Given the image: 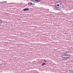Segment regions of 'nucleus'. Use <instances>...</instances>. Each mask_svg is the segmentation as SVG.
<instances>
[{"instance_id":"obj_1","label":"nucleus","mask_w":73,"mask_h":73,"mask_svg":"<svg viewBox=\"0 0 73 73\" xmlns=\"http://www.w3.org/2000/svg\"><path fill=\"white\" fill-rule=\"evenodd\" d=\"M69 53V51H67L65 53H62V58L63 60H67L69 59L70 57V54H68V53Z\"/></svg>"},{"instance_id":"obj_2","label":"nucleus","mask_w":73,"mask_h":73,"mask_svg":"<svg viewBox=\"0 0 73 73\" xmlns=\"http://www.w3.org/2000/svg\"><path fill=\"white\" fill-rule=\"evenodd\" d=\"M55 4H56L58 6H60V5L62 4V1H58L55 3Z\"/></svg>"},{"instance_id":"obj_3","label":"nucleus","mask_w":73,"mask_h":73,"mask_svg":"<svg viewBox=\"0 0 73 73\" xmlns=\"http://www.w3.org/2000/svg\"><path fill=\"white\" fill-rule=\"evenodd\" d=\"M31 1H33L34 3H39L40 1V0H31Z\"/></svg>"},{"instance_id":"obj_4","label":"nucleus","mask_w":73,"mask_h":73,"mask_svg":"<svg viewBox=\"0 0 73 73\" xmlns=\"http://www.w3.org/2000/svg\"><path fill=\"white\" fill-rule=\"evenodd\" d=\"M29 9V8H26L23 9V11H28Z\"/></svg>"},{"instance_id":"obj_5","label":"nucleus","mask_w":73,"mask_h":73,"mask_svg":"<svg viewBox=\"0 0 73 73\" xmlns=\"http://www.w3.org/2000/svg\"><path fill=\"white\" fill-rule=\"evenodd\" d=\"M55 9H56V10H58V8H59V7H57V5L55 6Z\"/></svg>"},{"instance_id":"obj_6","label":"nucleus","mask_w":73,"mask_h":73,"mask_svg":"<svg viewBox=\"0 0 73 73\" xmlns=\"http://www.w3.org/2000/svg\"><path fill=\"white\" fill-rule=\"evenodd\" d=\"M7 1H3V2H1V3H2V4H5V3H7Z\"/></svg>"},{"instance_id":"obj_7","label":"nucleus","mask_w":73,"mask_h":73,"mask_svg":"<svg viewBox=\"0 0 73 73\" xmlns=\"http://www.w3.org/2000/svg\"><path fill=\"white\" fill-rule=\"evenodd\" d=\"M45 64H46L45 63H43L42 64V66L45 65Z\"/></svg>"},{"instance_id":"obj_8","label":"nucleus","mask_w":73,"mask_h":73,"mask_svg":"<svg viewBox=\"0 0 73 73\" xmlns=\"http://www.w3.org/2000/svg\"><path fill=\"white\" fill-rule=\"evenodd\" d=\"M28 4H30V5H33V4L32 3H28Z\"/></svg>"},{"instance_id":"obj_9","label":"nucleus","mask_w":73,"mask_h":73,"mask_svg":"<svg viewBox=\"0 0 73 73\" xmlns=\"http://www.w3.org/2000/svg\"><path fill=\"white\" fill-rule=\"evenodd\" d=\"M69 72H70V73H72L73 72H72V71L70 70H69Z\"/></svg>"},{"instance_id":"obj_10","label":"nucleus","mask_w":73,"mask_h":73,"mask_svg":"<svg viewBox=\"0 0 73 73\" xmlns=\"http://www.w3.org/2000/svg\"><path fill=\"white\" fill-rule=\"evenodd\" d=\"M44 61H45V60H44Z\"/></svg>"}]
</instances>
